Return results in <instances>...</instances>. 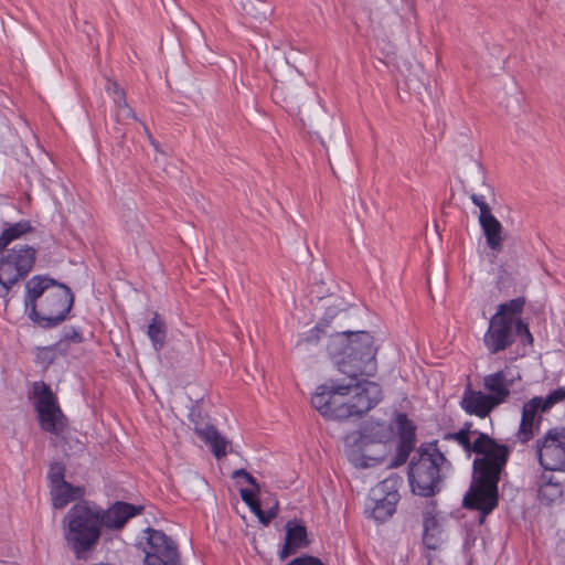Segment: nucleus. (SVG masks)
<instances>
[{
	"mask_svg": "<svg viewBox=\"0 0 565 565\" xmlns=\"http://www.w3.org/2000/svg\"><path fill=\"white\" fill-rule=\"evenodd\" d=\"M423 543L428 550H436L439 547L441 540L439 536L438 521L431 511L423 513Z\"/></svg>",
	"mask_w": 565,
	"mask_h": 565,
	"instance_id": "obj_27",
	"label": "nucleus"
},
{
	"mask_svg": "<svg viewBox=\"0 0 565 565\" xmlns=\"http://www.w3.org/2000/svg\"><path fill=\"white\" fill-rule=\"evenodd\" d=\"M73 303L74 295L70 287L49 276L36 275L25 284L28 316L41 328H55L65 321Z\"/></svg>",
	"mask_w": 565,
	"mask_h": 565,
	"instance_id": "obj_2",
	"label": "nucleus"
},
{
	"mask_svg": "<svg viewBox=\"0 0 565 565\" xmlns=\"http://www.w3.org/2000/svg\"><path fill=\"white\" fill-rule=\"evenodd\" d=\"M397 483V477H390L372 488L366 508L375 521L385 522L395 513L399 501Z\"/></svg>",
	"mask_w": 565,
	"mask_h": 565,
	"instance_id": "obj_12",
	"label": "nucleus"
},
{
	"mask_svg": "<svg viewBox=\"0 0 565 565\" xmlns=\"http://www.w3.org/2000/svg\"><path fill=\"white\" fill-rule=\"evenodd\" d=\"M395 422L398 430V446L394 463L398 466L407 461L411 452L415 448L416 428L404 413H398Z\"/></svg>",
	"mask_w": 565,
	"mask_h": 565,
	"instance_id": "obj_17",
	"label": "nucleus"
},
{
	"mask_svg": "<svg viewBox=\"0 0 565 565\" xmlns=\"http://www.w3.org/2000/svg\"><path fill=\"white\" fill-rule=\"evenodd\" d=\"M563 494V487L559 482H553L548 480L540 486L539 488V499L541 502L546 504H551L559 499Z\"/></svg>",
	"mask_w": 565,
	"mask_h": 565,
	"instance_id": "obj_30",
	"label": "nucleus"
},
{
	"mask_svg": "<svg viewBox=\"0 0 565 565\" xmlns=\"http://www.w3.org/2000/svg\"><path fill=\"white\" fill-rule=\"evenodd\" d=\"M106 90L108 94L115 95L114 99L119 98L120 93H125V90L121 89L116 82H113L110 79L107 81Z\"/></svg>",
	"mask_w": 565,
	"mask_h": 565,
	"instance_id": "obj_37",
	"label": "nucleus"
},
{
	"mask_svg": "<svg viewBox=\"0 0 565 565\" xmlns=\"http://www.w3.org/2000/svg\"><path fill=\"white\" fill-rule=\"evenodd\" d=\"M109 135L115 141L113 147L114 156L118 158H127L130 153V149L125 147L126 131L119 126H115L109 130Z\"/></svg>",
	"mask_w": 565,
	"mask_h": 565,
	"instance_id": "obj_31",
	"label": "nucleus"
},
{
	"mask_svg": "<svg viewBox=\"0 0 565 565\" xmlns=\"http://www.w3.org/2000/svg\"><path fill=\"white\" fill-rule=\"evenodd\" d=\"M167 332L168 328L164 319L158 312H153V316L147 327V335L150 339L154 351L159 352L166 345Z\"/></svg>",
	"mask_w": 565,
	"mask_h": 565,
	"instance_id": "obj_26",
	"label": "nucleus"
},
{
	"mask_svg": "<svg viewBox=\"0 0 565 565\" xmlns=\"http://www.w3.org/2000/svg\"><path fill=\"white\" fill-rule=\"evenodd\" d=\"M320 327L319 326H316L312 330H310L309 334L301 339L299 342H298V345L302 344V343H311V342H317L319 341L320 339Z\"/></svg>",
	"mask_w": 565,
	"mask_h": 565,
	"instance_id": "obj_36",
	"label": "nucleus"
},
{
	"mask_svg": "<svg viewBox=\"0 0 565 565\" xmlns=\"http://www.w3.org/2000/svg\"><path fill=\"white\" fill-rule=\"evenodd\" d=\"M126 224H127V227H128L129 231L138 233L139 224H135L134 223V224L130 225L128 221L126 222Z\"/></svg>",
	"mask_w": 565,
	"mask_h": 565,
	"instance_id": "obj_40",
	"label": "nucleus"
},
{
	"mask_svg": "<svg viewBox=\"0 0 565 565\" xmlns=\"http://www.w3.org/2000/svg\"><path fill=\"white\" fill-rule=\"evenodd\" d=\"M286 87H285V84L284 83H280V84H276L275 85V93L278 95V94H282L285 92Z\"/></svg>",
	"mask_w": 565,
	"mask_h": 565,
	"instance_id": "obj_39",
	"label": "nucleus"
},
{
	"mask_svg": "<svg viewBox=\"0 0 565 565\" xmlns=\"http://www.w3.org/2000/svg\"><path fill=\"white\" fill-rule=\"evenodd\" d=\"M328 351L339 371L351 381L361 375L372 376L376 370V348L369 332H335L329 338Z\"/></svg>",
	"mask_w": 565,
	"mask_h": 565,
	"instance_id": "obj_3",
	"label": "nucleus"
},
{
	"mask_svg": "<svg viewBox=\"0 0 565 565\" xmlns=\"http://www.w3.org/2000/svg\"><path fill=\"white\" fill-rule=\"evenodd\" d=\"M33 393L40 427L55 436L63 435L67 427V418L63 414L51 387L44 382H35Z\"/></svg>",
	"mask_w": 565,
	"mask_h": 565,
	"instance_id": "obj_10",
	"label": "nucleus"
},
{
	"mask_svg": "<svg viewBox=\"0 0 565 565\" xmlns=\"http://www.w3.org/2000/svg\"><path fill=\"white\" fill-rule=\"evenodd\" d=\"M525 306V298L518 297L498 306L497 312L493 317H499L507 320H522L520 315Z\"/></svg>",
	"mask_w": 565,
	"mask_h": 565,
	"instance_id": "obj_29",
	"label": "nucleus"
},
{
	"mask_svg": "<svg viewBox=\"0 0 565 565\" xmlns=\"http://www.w3.org/2000/svg\"><path fill=\"white\" fill-rule=\"evenodd\" d=\"M471 191L470 199L475 205L480 209V215L484 216L491 213L487 198L493 196V189L486 182L484 172L479 163H475L471 171Z\"/></svg>",
	"mask_w": 565,
	"mask_h": 565,
	"instance_id": "obj_19",
	"label": "nucleus"
},
{
	"mask_svg": "<svg viewBox=\"0 0 565 565\" xmlns=\"http://www.w3.org/2000/svg\"><path fill=\"white\" fill-rule=\"evenodd\" d=\"M349 408L351 417H361L374 408L382 399L381 386L371 381H352V393L350 394Z\"/></svg>",
	"mask_w": 565,
	"mask_h": 565,
	"instance_id": "obj_14",
	"label": "nucleus"
},
{
	"mask_svg": "<svg viewBox=\"0 0 565 565\" xmlns=\"http://www.w3.org/2000/svg\"><path fill=\"white\" fill-rule=\"evenodd\" d=\"M83 341L82 333L74 327L65 328L63 335L56 347L62 345L64 342L67 343H81Z\"/></svg>",
	"mask_w": 565,
	"mask_h": 565,
	"instance_id": "obj_34",
	"label": "nucleus"
},
{
	"mask_svg": "<svg viewBox=\"0 0 565 565\" xmlns=\"http://www.w3.org/2000/svg\"><path fill=\"white\" fill-rule=\"evenodd\" d=\"M65 466L62 462H54L50 466L47 472V479L50 481V488L55 484H62L65 481Z\"/></svg>",
	"mask_w": 565,
	"mask_h": 565,
	"instance_id": "obj_33",
	"label": "nucleus"
},
{
	"mask_svg": "<svg viewBox=\"0 0 565 565\" xmlns=\"http://www.w3.org/2000/svg\"><path fill=\"white\" fill-rule=\"evenodd\" d=\"M460 405L467 414L484 418L498 407V402L492 396L481 391H475L468 385L463 392Z\"/></svg>",
	"mask_w": 565,
	"mask_h": 565,
	"instance_id": "obj_18",
	"label": "nucleus"
},
{
	"mask_svg": "<svg viewBox=\"0 0 565 565\" xmlns=\"http://www.w3.org/2000/svg\"><path fill=\"white\" fill-rule=\"evenodd\" d=\"M520 339L523 344H532L533 337L523 320H507L491 317L483 335V344L490 354L505 351Z\"/></svg>",
	"mask_w": 565,
	"mask_h": 565,
	"instance_id": "obj_7",
	"label": "nucleus"
},
{
	"mask_svg": "<svg viewBox=\"0 0 565 565\" xmlns=\"http://www.w3.org/2000/svg\"><path fill=\"white\" fill-rule=\"evenodd\" d=\"M243 478L246 480V482H248L250 486H253V488H255L256 491H259V484L257 483L256 479L249 473L247 472L245 469H237V470H234L233 473H232V478L236 479V478Z\"/></svg>",
	"mask_w": 565,
	"mask_h": 565,
	"instance_id": "obj_35",
	"label": "nucleus"
},
{
	"mask_svg": "<svg viewBox=\"0 0 565 565\" xmlns=\"http://www.w3.org/2000/svg\"><path fill=\"white\" fill-rule=\"evenodd\" d=\"M149 141L154 147V149L159 151V143L152 138L151 135H149Z\"/></svg>",
	"mask_w": 565,
	"mask_h": 565,
	"instance_id": "obj_41",
	"label": "nucleus"
},
{
	"mask_svg": "<svg viewBox=\"0 0 565 565\" xmlns=\"http://www.w3.org/2000/svg\"><path fill=\"white\" fill-rule=\"evenodd\" d=\"M258 491L249 489H241L239 494L242 500L249 507L250 511L258 518L259 522L268 525L278 514V501L274 500L273 504L267 511L262 510L259 501L255 498Z\"/></svg>",
	"mask_w": 565,
	"mask_h": 565,
	"instance_id": "obj_24",
	"label": "nucleus"
},
{
	"mask_svg": "<svg viewBox=\"0 0 565 565\" xmlns=\"http://www.w3.org/2000/svg\"><path fill=\"white\" fill-rule=\"evenodd\" d=\"M512 381L507 379L504 371H498L483 377V387L498 402V406L507 401L510 396V386Z\"/></svg>",
	"mask_w": 565,
	"mask_h": 565,
	"instance_id": "obj_21",
	"label": "nucleus"
},
{
	"mask_svg": "<svg viewBox=\"0 0 565 565\" xmlns=\"http://www.w3.org/2000/svg\"><path fill=\"white\" fill-rule=\"evenodd\" d=\"M479 223L486 237L488 247L493 252H501L503 244V227L501 223L492 213L484 216H479Z\"/></svg>",
	"mask_w": 565,
	"mask_h": 565,
	"instance_id": "obj_23",
	"label": "nucleus"
},
{
	"mask_svg": "<svg viewBox=\"0 0 565 565\" xmlns=\"http://www.w3.org/2000/svg\"><path fill=\"white\" fill-rule=\"evenodd\" d=\"M448 463L437 441L422 444L408 467V479L414 493L433 497L439 491L441 467Z\"/></svg>",
	"mask_w": 565,
	"mask_h": 565,
	"instance_id": "obj_5",
	"label": "nucleus"
},
{
	"mask_svg": "<svg viewBox=\"0 0 565 565\" xmlns=\"http://www.w3.org/2000/svg\"><path fill=\"white\" fill-rule=\"evenodd\" d=\"M537 461L545 470L565 469V427L548 429L533 445Z\"/></svg>",
	"mask_w": 565,
	"mask_h": 565,
	"instance_id": "obj_11",
	"label": "nucleus"
},
{
	"mask_svg": "<svg viewBox=\"0 0 565 565\" xmlns=\"http://www.w3.org/2000/svg\"><path fill=\"white\" fill-rule=\"evenodd\" d=\"M145 565H181L175 543L161 530L147 529Z\"/></svg>",
	"mask_w": 565,
	"mask_h": 565,
	"instance_id": "obj_13",
	"label": "nucleus"
},
{
	"mask_svg": "<svg viewBox=\"0 0 565 565\" xmlns=\"http://www.w3.org/2000/svg\"><path fill=\"white\" fill-rule=\"evenodd\" d=\"M289 96H290L291 98L297 97V96H296V94H295L294 92H290V93H289Z\"/></svg>",
	"mask_w": 565,
	"mask_h": 565,
	"instance_id": "obj_43",
	"label": "nucleus"
},
{
	"mask_svg": "<svg viewBox=\"0 0 565 565\" xmlns=\"http://www.w3.org/2000/svg\"><path fill=\"white\" fill-rule=\"evenodd\" d=\"M98 513L96 504L79 501L63 519L65 542L77 559H86L99 542L103 526Z\"/></svg>",
	"mask_w": 565,
	"mask_h": 565,
	"instance_id": "obj_4",
	"label": "nucleus"
},
{
	"mask_svg": "<svg viewBox=\"0 0 565 565\" xmlns=\"http://www.w3.org/2000/svg\"><path fill=\"white\" fill-rule=\"evenodd\" d=\"M142 126H143V129H145V134H146V135H147V137L149 138V135H151V134H150V131H149L148 127H147L146 125H143V124H142Z\"/></svg>",
	"mask_w": 565,
	"mask_h": 565,
	"instance_id": "obj_42",
	"label": "nucleus"
},
{
	"mask_svg": "<svg viewBox=\"0 0 565 565\" xmlns=\"http://www.w3.org/2000/svg\"><path fill=\"white\" fill-rule=\"evenodd\" d=\"M308 544L306 526L297 524L295 521H288L286 524L285 544L279 554L280 559L287 558L295 554L298 548L306 547Z\"/></svg>",
	"mask_w": 565,
	"mask_h": 565,
	"instance_id": "obj_20",
	"label": "nucleus"
},
{
	"mask_svg": "<svg viewBox=\"0 0 565 565\" xmlns=\"http://www.w3.org/2000/svg\"><path fill=\"white\" fill-rule=\"evenodd\" d=\"M52 505L54 509H64L68 503L79 500L85 494V489L73 486L70 482H62L50 488Z\"/></svg>",
	"mask_w": 565,
	"mask_h": 565,
	"instance_id": "obj_22",
	"label": "nucleus"
},
{
	"mask_svg": "<svg viewBox=\"0 0 565 565\" xmlns=\"http://www.w3.org/2000/svg\"><path fill=\"white\" fill-rule=\"evenodd\" d=\"M393 436V427L385 422H366L361 430L364 443H386Z\"/></svg>",
	"mask_w": 565,
	"mask_h": 565,
	"instance_id": "obj_25",
	"label": "nucleus"
},
{
	"mask_svg": "<svg viewBox=\"0 0 565 565\" xmlns=\"http://www.w3.org/2000/svg\"><path fill=\"white\" fill-rule=\"evenodd\" d=\"M444 439L456 440L466 452L480 456L473 460L472 482L463 498V507L477 510L480 516L479 522L482 523L498 505V483L507 466L510 448L497 443L486 433H479L471 443L467 429L445 434Z\"/></svg>",
	"mask_w": 565,
	"mask_h": 565,
	"instance_id": "obj_1",
	"label": "nucleus"
},
{
	"mask_svg": "<svg viewBox=\"0 0 565 565\" xmlns=\"http://www.w3.org/2000/svg\"><path fill=\"white\" fill-rule=\"evenodd\" d=\"M471 428H472V424L471 423H466L461 429H467L468 430V436H470V435H477L478 436L479 431L472 430Z\"/></svg>",
	"mask_w": 565,
	"mask_h": 565,
	"instance_id": "obj_38",
	"label": "nucleus"
},
{
	"mask_svg": "<svg viewBox=\"0 0 565 565\" xmlns=\"http://www.w3.org/2000/svg\"><path fill=\"white\" fill-rule=\"evenodd\" d=\"M117 111H116V121L119 125L125 124L126 119H136L138 120L134 109L128 105L126 99V93H120L119 98L114 99Z\"/></svg>",
	"mask_w": 565,
	"mask_h": 565,
	"instance_id": "obj_32",
	"label": "nucleus"
},
{
	"mask_svg": "<svg viewBox=\"0 0 565 565\" xmlns=\"http://www.w3.org/2000/svg\"><path fill=\"white\" fill-rule=\"evenodd\" d=\"M352 393V381L341 383L330 380L317 387L311 398L312 406L326 418L343 420L351 417L349 401L344 397Z\"/></svg>",
	"mask_w": 565,
	"mask_h": 565,
	"instance_id": "obj_8",
	"label": "nucleus"
},
{
	"mask_svg": "<svg viewBox=\"0 0 565 565\" xmlns=\"http://www.w3.org/2000/svg\"><path fill=\"white\" fill-rule=\"evenodd\" d=\"M200 411H191L190 420L194 425V431L203 441L211 446L212 452L217 459L224 457L230 441L213 425L200 422Z\"/></svg>",
	"mask_w": 565,
	"mask_h": 565,
	"instance_id": "obj_15",
	"label": "nucleus"
},
{
	"mask_svg": "<svg viewBox=\"0 0 565 565\" xmlns=\"http://www.w3.org/2000/svg\"><path fill=\"white\" fill-rule=\"evenodd\" d=\"M142 510V505L117 501L107 510L99 508L98 514L102 519V526L109 530H120L129 519L141 513Z\"/></svg>",
	"mask_w": 565,
	"mask_h": 565,
	"instance_id": "obj_16",
	"label": "nucleus"
},
{
	"mask_svg": "<svg viewBox=\"0 0 565 565\" xmlns=\"http://www.w3.org/2000/svg\"><path fill=\"white\" fill-rule=\"evenodd\" d=\"M565 399V387H558L545 398L535 396L524 403L522 416L515 439L525 445L539 433L542 423V414L551 409L555 404Z\"/></svg>",
	"mask_w": 565,
	"mask_h": 565,
	"instance_id": "obj_9",
	"label": "nucleus"
},
{
	"mask_svg": "<svg viewBox=\"0 0 565 565\" xmlns=\"http://www.w3.org/2000/svg\"><path fill=\"white\" fill-rule=\"evenodd\" d=\"M32 231L33 227L29 221H20L14 224H10L0 235V252L8 249L7 246L9 244Z\"/></svg>",
	"mask_w": 565,
	"mask_h": 565,
	"instance_id": "obj_28",
	"label": "nucleus"
},
{
	"mask_svg": "<svg viewBox=\"0 0 565 565\" xmlns=\"http://www.w3.org/2000/svg\"><path fill=\"white\" fill-rule=\"evenodd\" d=\"M0 257V298H7L14 285L32 270L36 249L29 245H15L2 250Z\"/></svg>",
	"mask_w": 565,
	"mask_h": 565,
	"instance_id": "obj_6",
	"label": "nucleus"
}]
</instances>
